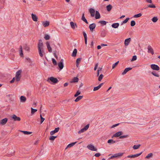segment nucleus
Returning <instances> with one entry per match:
<instances>
[{
  "mask_svg": "<svg viewBox=\"0 0 160 160\" xmlns=\"http://www.w3.org/2000/svg\"><path fill=\"white\" fill-rule=\"evenodd\" d=\"M124 28V27L123 26H121V27H120L119 29L121 31H122L123 30Z\"/></svg>",
  "mask_w": 160,
  "mask_h": 160,
  "instance_id": "obj_64",
  "label": "nucleus"
},
{
  "mask_svg": "<svg viewBox=\"0 0 160 160\" xmlns=\"http://www.w3.org/2000/svg\"><path fill=\"white\" fill-rule=\"evenodd\" d=\"M20 132H22L25 135H28L32 133V132H28L27 131H20Z\"/></svg>",
  "mask_w": 160,
  "mask_h": 160,
  "instance_id": "obj_33",
  "label": "nucleus"
},
{
  "mask_svg": "<svg viewBox=\"0 0 160 160\" xmlns=\"http://www.w3.org/2000/svg\"><path fill=\"white\" fill-rule=\"evenodd\" d=\"M82 59V58H77L76 60V62L79 63L81 61V60Z\"/></svg>",
  "mask_w": 160,
  "mask_h": 160,
  "instance_id": "obj_58",
  "label": "nucleus"
},
{
  "mask_svg": "<svg viewBox=\"0 0 160 160\" xmlns=\"http://www.w3.org/2000/svg\"><path fill=\"white\" fill-rule=\"evenodd\" d=\"M24 49L26 51L29 52L30 51V48L27 46V44L25 45L24 46Z\"/></svg>",
  "mask_w": 160,
  "mask_h": 160,
  "instance_id": "obj_36",
  "label": "nucleus"
},
{
  "mask_svg": "<svg viewBox=\"0 0 160 160\" xmlns=\"http://www.w3.org/2000/svg\"><path fill=\"white\" fill-rule=\"evenodd\" d=\"M89 124H88L84 128L85 130V131H86L88 129L89 127Z\"/></svg>",
  "mask_w": 160,
  "mask_h": 160,
  "instance_id": "obj_57",
  "label": "nucleus"
},
{
  "mask_svg": "<svg viewBox=\"0 0 160 160\" xmlns=\"http://www.w3.org/2000/svg\"><path fill=\"white\" fill-rule=\"evenodd\" d=\"M43 44L42 41L41 39H40L38 44V49L39 55L41 57L43 56L42 54V52H43Z\"/></svg>",
  "mask_w": 160,
  "mask_h": 160,
  "instance_id": "obj_1",
  "label": "nucleus"
},
{
  "mask_svg": "<svg viewBox=\"0 0 160 160\" xmlns=\"http://www.w3.org/2000/svg\"><path fill=\"white\" fill-rule=\"evenodd\" d=\"M59 130V128L58 127L55 128L54 130L50 132V134L51 135H52L54 134L55 133L58 132Z\"/></svg>",
  "mask_w": 160,
  "mask_h": 160,
  "instance_id": "obj_13",
  "label": "nucleus"
},
{
  "mask_svg": "<svg viewBox=\"0 0 160 160\" xmlns=\"http://www.w3.org/2000/svg\"><path fill=\"white\" fill-rule=\"evenodd\" d=\"M148 52L149 53H151L152 55H153L154 53V50L152 48L150 45H149L148 47Z\"/></svg>",
  "mask_w": 160,
  "mask_h": 160,
  "instance_id": "obj_9",
  "label": "nucleus"
},
{
  "mask_svg": "<svg viewBox=\"0 0 160 160\" xmlns=\"http://www.w3.org/2000/svg\"><path fill=\"white\" fill-rule=\"evenodd\" d=\"M151 68L154 70L158 71L160 69L159 67L157 65L152 64L150 65Z\"/></svg>",
  "mask_w": 160,
  "mask_h": 160,
  "instance_id": "obj_4",
  "label": "nucleus"
},
{
  "mask_svg": "<svg viewBox=\"0 0 160 160\" xmlns=\"http://www.w3.org/2000/svg\"><path fill=\"white\" fill-rule=\"evenodd\" d=\"M100 18V14L99 12L96 11L95 12V18L96 19H98Z\"/></svg>",
  "mask_w": 160,
  "mask_h": 160,
  "instance_id": "obj_19",
  "label": "nucleus"
},
{
  "mask_svg": "<svg viewBox=\"0 0 160 160\" xmlns=\"http://www.w3.org/2000/svg\"><path fill=\"white\" fill-rule=\"evenodd\" d=\"M103 74H100L98 78V80L99 81H101V80L102 79V78H103Z\"/></svg>",
  "mask_w": 160,
  "mask_h": 160,
  "instance_id": "obj_47",
  "label": "nucleus"
},
{
  "mask_svg": "<svg viewBox=\"0 0 160 160\" xmlns=\"http://www.w3.org/2000/svg\"><path fill=\"white\" fill-rule=\"evenodd\" d=\"M83 97V96H77V98H76L74 101L75 102H78Z\"/></svg>",
  "mask_w": 160,
  "mask_h": 160,
  "instance_id": "obj_31",
  "label": "nucleus"
},
{
  "mask_svg": "<svg viewBox=\"0 0 160 160\" xmlns=\"http://www.w3.org/2000/svg\"><path fill=\"white\" fill-rule=\"evenodd\" d=\"M137 59V57L136 56H133L132 59L131 61H133L136 60Z\"/></svg>",
  "mask_w": 160,
  "mask_h": 160,
  "instance_id": "obj_55",
  "label": "nucleus"
},
{
  "mask_svg": "<svg viewBox=\"0 0 160 160\" xmlns=\"http://www.w3.org/2000/svg\"><path fill=\"white\" fill-rule=\"evenodd\" d=\"M151 74L153 76L157 77H159L160 76L159 74L155 71H152L151 72Z\"/></svg>",
  "mask_w": 160,
  "mask_h": 160,
  "instance_id": "obj_30",
  "label": "nucleus"
},
{
  "mask_svg": "<svg viewBox=\"0 0 160 160\" xmlns=\"http://www.w3.org/2000/svg\"><path fill=\"white\" fill-rule=\"evenodd\" d=\"M32 18L33 20L35 22H37L38 21V17L36 16V15L35 14H34L33 13H32L31 14Z\"/></svg>",
  "mask_w": 160,
  "mask_h": 160,
  "instance_id": "obj_15",
  "label": "nucleus"
},
{
  "mask_svg": "<svg viewBox=\"0 0 160 160\" xmlns=\"http://www.w3.org/2000/svg\"><path fill=\"white\" fill-rule=\"evenodd\" d=\"M46 45L48 52H51L52 51V48L50 46L49 43L48 42H46Z\"/></svg>",
  "mask_w": 160,
  "mask_h": 160,
  "instance_id": "obj_16",
  "label": "nucleus"
},
{
  "mask_svg": "<svg viewBox=\"0 0 160 160\" xmlns=\"http://www.w3.org/2000/svg\"><path fill=\"white\" fill-rule=\"evenodd\" d=\"M131 39L130 38L126 39L124 41V44L125 46H128L130 42L131 41Z\"/></svg>",
  "mask_w": 160,
  "mask_h": 160,
  "instance_id": "obj_17",
  "label": "nucleus"
},
{
  "mask_svg": "<svg viewBox=\"0 0 160 160\" xmlns=\"http://www.w3.org/2000/svg\"><path fill=\"white\" fill-rule=\"evenodd\" d=\"M101 155V154L99 153H96L94 155L95 157H98Z\"/></svg>",
  "mask_w": 160,
  "mask_h": 160,
  "instance_id": "obj_60",
  "label": "nucleus"
},
{
  "mask_svg": "<svg viewBox=\"0 0 160 160\" xmlns=\"http://www.w3.org/2000/svg\"><path fill=\"white\" fill-rule=\"evenodd\" d=\"M82 33L84 38V39H87V35L86 33L84 32H83Z\"/></svg>",
  "mask_w": 160,
  "mask_h": 160,
  "instance_id": "obj_59",
  "label": "nucleus"
},
{
  "mask_svg": "<svg viewBox=\"0 0 160 160\" xmlns=\"http://www.w3.org/2000/svg\"><path fill=\"white\" fill-rule=\"evenodd\" d=\"M81 19L86 23L88 24V22L84 16V12L82 14Z\"/></svg>",
  "mask_w": 160,
  "mask_h": 160,
  "instance_id": "obj_21",
  "label": "nucleus"
},
{
  "mask_svg": "<svg viewBox=\"0 0 160 160\" xmlns=\"http://www.w3.org/2000/svg\"><path fill=\"white\" fill-rule=\"evenodd\" d=\"M96 24L94 23H92L89 25V28L91 31H93L94 29L96 27Z\"/></svg>",
  "mask_w": 160,
  "mask_h": 160,
  "instance_id": "obj_10",
  "label": "nucleus"
},
{
  "mask_svg": "<svg viewBox=\"0 0 160 160\" xmlns=\"http://www.w3.org/2000/svg\"><path fill=\"white\" fill-rule=\"evenodd\" d=\"M119 25V24L118 23H113L112 25V27L114 28H118Z\"/></svg>",
  "mask_w": 160,
  "mask_h": 160,
  "instance_id": "obj_24",
  "label": "nucleus"
},
{
  "mask_svg": "<svg viewBox=\"0 0 160 160\" xmlns=\"http://www.w3.org/2000/svg\"><path fill=\"white\" fill-rule=\"evenodd\" d=\"M19 52H20V55L21 57H23V54L22 51V46H20L19 48Z\"/></svg>",
  "mask_w": 160,
  "mask_h": 160,
  "instance_id": "obj_25",
  "label": "nucleus"
},
{
  "mask_svg": "<svg viewBox=\"0 0 160 160\" xmlns=\"http://www.w3.org/2000/svg\"><path fill=\"white\" fill-rule=\"evenodd\" d=\"M142 153V152L139 153H137L133 155L134 158L138 157L139 156H140Z\"/></svg>",
  "mask_w": 160,
  "mask_h": 160,
  "instance_id": "obj_48",
  "label": "nucleus"
},
{
  "mask_svg": "<svg viewBox=\"0 0 160 160\" xmlns=\"http://www.w3.org/2000/svg\"><path fill=\"white\" fill-rule=\"evenodd\" d=\"M8 120L7 118H5L1 120L0 122V125H5L7 122Z\"/></svg>",
  "mask_w": 160,
  "mask_h": 160,
  "instance_id": "obj_6",
  "label": "nucleus"
},
{
  "mask_svg": "<svg viewBox=\"0 0 160 160\" xmlns=\"http://www.w3.org/2000/svg\"><path fill=\"white\" fill-rule=\"evenodd\" d=\"M158 20V18L156 17H153L152 19V21L154 22H156Z\"/></svg>",
  "mask_w": 160,
  "mask_h": 160,
  "instance_id": "obj_37",
  "label": "nucleus"
},
{
  "mask_svg": "<svg viewBox=\"0 0 160 160\" xmlns=\"http://www.w3.org/2000/svg\"><path fill=\"white\" fill-rule=\"evenodd\" d=\"M107 22L105 21H100L98 22V23H100L101 24L103 25H106Z\"/></svg>",
  "mask_w": 160,
  "mask_h": 160,
  "instance_id": "obj_41",
  "label": "nucleus"
},
{
  "mask_svg": "<svg viewBox=\"0 0 160 160\" xmlns=\"http://www.w3.org/2000/svg\"><path fill=\"white\" fill-rule=\"evenodd\" d=\"M15 77H14L10 81V82L11 83H13L15 81Z\"/></svg>",
  "mask_w": 160,
  "mask_h": 160,
  "instance_id": "obj_62",
  "label": "nucleus"
},
{
  "mask_svg": "<svg viewBox=\"0 0 160 160\" xmlns=\"http://www.w3.org/2000/svg\"><path fill=\"white\" fill-rule=\"evenodd\" d=\"M156 6H155V5L153 4H149L148 5V6L145 8V9H146V8H156Z\"/></svg>",
  "mask_w": 160,
  "mask_h": 160,
  "instance_id": "obj_35",
  "label": "nucleus"
},
{
  "mask_svg": "<svg viewBox=\"0 0 160 160\" xmlns=\"http://www.w3.org/2000/svg\"><path fill=\"white\" fill-rule=\"evenodd\" d=\"M128 137V135H123V136H121L119 137V138L120 139L127 138Z\"/></svg>",
  "mask_w": 160,
  "mask_h": 160,
  "instance_id": "obj_53",
  "label": "nucleus"
},
{
  "mask_svg": "<svg viewBox=\"0 0 160 160\" xmlns=\"http://www.w3.org/2000/svg\"><path fill=\"white\" fill-rule=\"evenodd\" d=\"M87 147L91 151H96L97 150L96 148L92 144L88 145L87 146Z\"/></svg>",
  "mask_w": 160,
  "mask_h": 160,
  "instance_id": "obj_5",
  "label": "nucleus"
},
{
  "mask_svg": "<svg viewBox=\"0 0 160 160\" xmlns=\"http://www.w3.org/2000/svg\"><path fill=\"white\" fill-rule=\"evenodd\" d=\"M136 22L134 20H132L131 22L130 25L132 27H133L135 25Z\"/></svg>",
  "mask_w": 160,
  "mask_h": 160,
  "instance_id": "obj_45",
  "label": "nucleus"
},
{
  "mask_svg": "<svg viewBox=\"0 0 160 160\" xmlns=\"http://www.w3.org/2000/svg\"><path fill=\"white\" fill-rule=\"evenodd\" d=\"M119 141V140H117L114 141L113 139H109L108 141V143L110 144H113L116 143Z\"/></svg>",
  "mask_w": 160,
  "mask_h": 160,
  "instance_id": "obj_22",
  "label": "nucleus"
},
{
  "mask_svg": "<svg viewBox=\"0 0 160 160\" xmlns=\"http://www.w3.org/2000/svg\"><path fill=\"white\" fill-rule=\"evenodd\" d=\"M153 156V153H150L148 154L145 157V158H149Z\"/></svg>",
  "mask_w": 160,
  "mask_h": 160,
  "instance_id": "obj_42",
  "label": "nucleus"
},
{
  "mask_svg": "<svg viewBox=\"0 0 160 160\" xmlns=\"http://www.w3.org/2000/svg\"><path fill=\"white\" fill-rule=\"evenodd\" d=\"M89 12L91 14V16L92 17H93L95 15V10L92 8L89 9Z\"/></svg>",
  "mask_w": 160,
  "mask_h": 160,
  "instance_id": "obj_11",
  "label": "nucleus"
},
{
  "mask_svg": "<svg viewBox=\"0 0 160 160\" xmlns=\"http://www.w3.org/2000/svg\"><path fill=\"white\" fill-rule=\"evenodd\" d=\"M44 38L46 40H48L50 39V36L48 34H45Z\"/></svg>",
  "mask_w": 160,
  "mask_h": 160,
  "instance_id": "obj_40",
  "label": "nucleus"
},
{
  "mask_svg": "<svg viewBox=\"0 0 160 160\" xmlns=\"http://www.w3.org/2000/svg\"><path fill=\"white\" fill-rule=\"evenodd\" d=\"M81 93V92L78 90L77 91L76 93L74 94V97H77Z\"/></svg>",
  "mask_w": 160,
  "mask_h": 160,
  "instance_id": "obj_43",
  "label": "nucleus"
},
{
  "mask_svg": "<svg viewBox=\"0 0 160 160\" xmlns=\"http://www.w3.org/2000/svg\"><path fill=\"white\" fill-rule=\"evenodd\" d=\"M52 61L53 64L54 65H57V61L56 60L53 58L52 59Z\"/></svg>",
  "mask_w": 160,
  "mask_h": 160,
  "instance_id": "obj_49",
  "label": "nucleus"
},
{
  "mask_svg": "<svg viewBox=\"0 0 160 160\" xmlns=\"http://www.w3.org/2000/svg\"><path fill=\"white\" fill-rule=\"evenodd\" d=\"M22 72V70H20L18 71L16 73L15 76L16 81L18 82L20 81L21 76V74Z\"/></svg>",
  "mask_w": 160,
  "mask_h": 160,
  "instance_id": "obj_2",
  "label": "nucleus"
},
{
  "mask_svg": "<svg viewBox=\"0 0 160 160\" xmlns=\"http://www.w3.org/2000/svg\"><path fill=\"white\" fill-rule=\"evenodd\" d=\"M77 51L76 49L75 48L74 49V50L73 51L72 53V56L73 57H75L77 55Z\"/></svg>",
  "mask_w": 160,
  "mask_h": 160,
  "instance_id": "obj_32",
  "label": "nucleus"
},
{
  "mask_svg": "<svg viewBox=\"0 0 160 160\" xmlns=\"http://www.w3.org/2000/svg\"><path fill=\"white\" fill-rule=\"evenodd\" d=\"M85 131H86L84 129V128H82V129H81L80 131H79L78 132V133L79 134L81 133L82 132H84Z\"/></svg>",
  "mask_w": 160,
  "mask_h": 160,
  "instance_id": "obj_56",
  "label": "nucleus"
},
{
  "mask_svg": "<svg viewBox=\"0 0 160 160\" xmlns=\"http://www.w3.org/2000/svg\"><path fill=\"white\" fill-rule=\"evenodd\" d=\"M49 21H45L43 22L42 25L44 27H46L49 25Z\"/></svg>",
  "mask_w": 160,
  "mask_h": 160,
  "instance_id": "obj_20",
  "label": "nucleus"
},
{
  "mask_svg": "<svg viewBox=\"0 0 160 160\" xmlns=\"http://www.w3.org/2000/svg\"><path fill=\"white\" fill-rule=\"evenodd\" d=\"M106 34L107 31L105 30H103L101 31V36L102 37H104L106 36Z\"/></svg>",
  "mask_w": 160,
  "mask_h": 160,
  "instance_id": "obj_23",
  "label": "nucleus"
},
{
  "mask_svg": "<svg viewBox=\"0 0 160 160\" xmlns=\"http://www.w3.org/2000/svg\"><path fill=\"white\" fill-rule=\"evenodd\" d=\"M12 118L13 119L14 121H20L21 118L20 117H17L15 114H13L12 116Z\"/></svg>",
  "mask_w": 160,
  "mask_h": 160,
  "instance_id": "obj_7",
  "label": "nucleus"
},
{
  "mask_svg": "<svg viewBox=\"0 0 160 160\" xmlns=\"http://www.w3.org/2000/svg\"><path fill=\"white\" fill-rule=\"evenodd\" d=\"M76 142H72V143L69 144L67 146V147H66V148H65V149H66L67 148H70V147H72L76 143Z\"/></svg>",
  "mask_w": 160,
  "mask_h": 160,
  "instance_id": "obj_27",
  "label": "nucleus"
},
{
  "mask_svg": "<svg viewBox=\"0 0 160 160\" xmlns=\"http://www.w3.org/2000/svg\"><path fill=\"white\" fill-rule=\"evenodd\" d=\"M70 25L71 26V27L73 29H74L75 28V26L77 27V25L76 24V23H74L73 22H70Z\"/></svg>",
  "mask_w": 160,
  "mask_h": 160,
  "instance_id": "obj_29",
  "label": "nucleus"
},
{
  "mask_svg": "<svg viewBox=\"0 0 160 160\" xmlns=\"http://www.w3.org/2000/svg\"><path fill=\"white\" fill-rule=\"evenodd\" d=\"M141 146L140 144H138L137 145H134L133 147L134 149L136 150L138 149Z\"/></svg>",
  "mask_w": 160,
  "mask_h": 160,
  "instance_id": "obj_38",
  "label": "nucleus"
},
{
  "mask_svg": "<svg viewBox=\"0 0 160 160\" xmlns=\"http://www.w3.org/2000/svg\"><path fill=\"white\" fill-rule=\"evenodd\" d=\"M100 88L99 87V86H98L97 87H94L93 90V91H97V90H99Z\"/></svg>",
  "mask_w": 160,
  "mask_h": 160,
  "instance_id": "obj_54",
  "label": "nucleus"
},
{
  "mask_svg": "<svg viewBox=\"0 0 160 160\" xmlns=\"http://www.w3.org/2000/svg\"><path fill=\"white\" fill-rule=\"evenodd\" d=\"M20 100L21 102H24L26 100V98L25 97L22 96L20 98Z\"/></svg>",
  "mask_w": 160,
  "mask_h": 160,
  "instance_id": "obj_28",
  "label": "nucleus"
},
{
  "mask_svg": "<svg viewBox=\"0 0 160 160\" xmlns=\"http://www.w3.org/2000/svg\"><path fill=\"white\" fill-rule=\"evenodd\" d=\"M40 118H41L40 123L41 124L44 121V120H45V118L42 117L41 114L40 115Z\"/></svg>",
  "mask_w": 160,
  "mask_h": 160,
  "instance_id": "obj_52",
  "label": "nucleus"
},
{
  "mask_svg": "<svg viewBox=\"0 0 160 160\" xmlns=\"http://www.w3.org/2000/svg\"><path fill=\"white\" fill-rule=\"evenodd\" d=\"M49 80L50 81L54 84L57 83L58 81V80L57 78H55L52 77L48 78L47 81H48Z\"/></svg>",
  "mask_w": 160,
  "mask_h": 160,
  "instance_id": "obj_3",
  "label": "nucleus"
},
{
  "mask_svg": "<svg viewBox=\"0 0 160 160\" xmlns=\"http://www.w3.org/2000/svg\"><path fill=\"white\" fill-rule=\"evenodd\" d=\"M119 123H117V124H114L111 127V128H114L116 126H118L119 125Z\"/></svg>",
  "mask_w": 160,
  "mask_h": 160,
  "instance_id": "obj_61",
  "label": "nucleus"
},
{
  "mask_svg": "<svg viewBox=\"0 0 160 160\" xmlns=\"http://www.w3.org/2000/svg\"><path fill=\"white\" fill-rule=\"evenodd\" d=\"M142 14L141 13H139L138 14H136L133 16V17L135 18H138L141 16Z\"/></svg>",
  "mask_w": 160,
  "mask_h": 160,
  "instance_id": "obj_46",
  "label": "nucleus"
},
{
  "mask_svg": "<svg viewBox=\"0 0 160 160\" xmlns=\"http://www.w3.org/2000/svg\"><path fill=\"white\" fill-rule=\"evenodd\" d=\"M79 80V79L77 77H74L72 79V81H71V82H77Z\"/></svg>",
  "mask_w": 160,
  "mask_h": 160,
  "instance_id": "obj_26",
  "label": "nucleus"
},
{
  "mask_svg": "<svg viewBox=\"0 0 160 160\" xmlns=\"http://www.w3.org/2000/svg\"><path fill=\"white\" fill-rule=\"evenodd\" d=\"M129 19L130 18H127L124 20L122 22V23L121 24V26H122L123 23H126L128 22Z\"/></svg>",
  "mask_w": 160,
  "mask_h": 160,
  "instance_id": "obj_39",
  "label": "nucleus"
},
{
  "mask_svg": "<svg viewBox=\"0 0 160 160\" xmlns=\"http://www.w3.org/2000/svg\"><path fill=\"white\" fill-rule=\"evenodd\" d=\"M31 113L32 114H33L35 112L37 111V110L36 109H34L33 108H31Z\"/></svg>",
  "mask_w": 160,
  "mask_h": 160,
  "instance_id": "obj_51",
  "label": "nucleus"
},
{
  "mask_svg": "<svg viewBox=\"0 0 160 160\" xmlns=\"http://www.w3.org/2000/svg\"><path fill=\"white\" fill-rule=\"evenodd\" d=\"M98 63H97L96 65H95V67H94V70H96L97 68H98Z\"/></svg>",
  "mask_w": 160,
  "mask_h": 160,
  "instance_id": "obj_63",
  "label": "nucleus"
},
{
  "mask_svg": "<svg viewBox=\"0 0 160 160\" xmlns=\"http://www.w3.org/2000/svg\"><path fill=\"white\" fill-rule=\"evenodd\" d=\"M132 68H127L124 69V71L122 73V75H124L126 73L129 71L132 70Z\"/></svg>",
  "mask_w": 160,
  "mask_h": 160,
  "instance_id": "obj_14",
  "label": "nucleus"
},
{
  "mask_svg": "<svg viewBox=\"0 0 160 160\" xmlns=\"http://www.w3.org/2000/svg\"><path fill=\"white\" fill-rule=\"evenodd\" d=\"M112 8V6L110 4H109L106 6V8L107 10L108 11H111Z\"/></svg>",
  "mask_w": 160,
  "mask_h": 160,
  "instance_id": "obj_34",
  "label": "nucleus"
},
{
  "mask_svg": "<svg viewBox=\"0 0 160 160\" xmlns=\"http://www.w3.org/2000/svg\"><path fill=\"white\" fill-rule=\"evenodd\" d=\"M119 63V61H118V62H115V63L113 64L112 66V68L114 69L115 68L116 66L118 65Z\"/></svg>",
  "mask_w": 160,
  "mask_h": 160,
  "instance_id": "obj_50",
  "label": "nucleus"
},
{
  "mask_svg": "<svg viewBox=\"0 0 160 160\" xmlns=\"http://www.w3.org/2000/svg\"><path fill=\"white\" fill-rule=\"evenodd\" d=\"M122 134V132L121 131L118 132L116 133L115 134H114L112 137V138L114 137H120Z\"/></svg>",
  "mask_w": 160,
  "mask_h": 160,
  "instance_id": "obj_12",
  "label": "nucleus"
},
{
  "mask_svg": "<svg viewBox=\"0 0 160 160\" xmlns=\"http://www.w3.org/2000/svg\"><path fill=\"white\" fill-rule=\"evenodd\" d=\"M63 59H61L60 62L58 63V66L60 70H62L63 68Z\"/></svg>",
  "mask_w": 160,
  "mask_h": 160,
  "instance_id": "obj_8",
  "label": "nucleus"
},
{
  "mask_svg": "<svg viewBox=\"0 0 160 160\" xmlns=\"http://www.w3.org/2000/svg\"><path fill=\"white\" fill-rule=\"evenodd\" d=\"M57 138V136H51L49 137V139L50 140L53 141Z\"/></svg>",
  "mask_w": 160,
  "mask_h": 160,
  "instance_id": "obj_44",
  "label": "nucleus"
},
{
  "mask_svg": "<svg viewBox=\"0 0 160 160\" xmlns=\"http://www.w3.org/2000/svg\"><path fill=\"white\" fill-rule=\"evenodd\" d=\"M123 154V153H118L114 154L113 155V156H114V158H117L120 157L121 156H122Z\"/></svg>",
  "mask_w": 160,
  "mask_h": 160,
  "instance_id": "obj_18",
  "label": "nucleus"
}]
</instances>
